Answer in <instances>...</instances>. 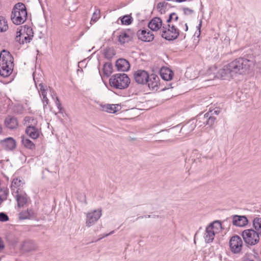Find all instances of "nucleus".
<instances>
[{
  "label": "nucleus",
  "instance_id": "nucleus-1",
  "mask_svg": "<svg viewBox=\"0 0 261 261\" xmlns=\"http://www.w3.org/2000/svg\"><path fill=\"white\" fill-rule=\"evenodd\" d=\"M254 65L253 61L245 58H239L220 69L219 74L223 79L233 76L236 74L248 73L250 67Z\"/></svg>",
  "mask_w": 261,
  "mask_h": 261
},
{
  "label": "nucleus",
  "instance_id": "nucleus-2",
  "mask_svg": "<svg viewBox=\"0 0 261 261\" xmlns=\"http://www.w3.org/2000/svg\"><path fill=\"white\" fill-rule=\"evenodd\" d=\"M13 57L9 51L3 49L0 53V75L6 77L12 72L13 69Z\"/></svg>",
  "mask_w": 261,
  "mask_h": 261
},
{
  "label": "nucleus",
  "instance_id": "nucleus-3",
  "mask_svg": "<svg viewBox=\"0 0 261 261\" xmlns=\"http://www.w3.org/2000/svg\"><path fill=\"white\" fill-rule=\"evenodd\" d=\"M28 14L25 5L22 3L16 4L13 8L11 19L16 25L23 23L27 19Z\"/></svg>",
  "mask_w": 261,
  "mask_h": 261
},
{
  "label": "nucleus",
  "instance_id": "nucleus-4",
  "mask_svg": "<svg viewBox=\"0 0 261 261\" xmlns=\"http://www.w3.org/2000/svg\"><path fill=\"white\" fill-rule=\"evenodd\" d=\"M130 79L125 73H117L113 75L109 79V84L111 87L116 89H126L129 84Z\"/></svg>",
  "mask_w": 261,
  "mask_h": 261
},
{
  "label": "nucleus",
  "instance_id": "nucleus-5",
  "mask_svg": "<svg viewBox=\"0 0 261 261\" xmlns=\"http://www.w3.org/2000/svg\"><path fill=\"white\" fill-rule=\"evenodd\" d=\"M242 237L247 246H254L258 244L261 235L253 229H245L242 232Z\"/></svg>",
  "mask_w": 261,
  "mask_h": 261
},
{
  "label": "nucleus",
  "instance_id": "nucleus-6",
  "mask_svg": "<svg viewBox=\"0 0 261 261\" xmlns=\"http://www.w3.org/2000/svg\"><path fill=\"white\" fill-rule=\"evenodd\" d=\"M179 35V30L174 25L168 24L162 27L161 36L168 41H173L176 39Z\"/></svg>",
  "mask_w": 261,
  "mask_h": 261
},
{
  "label": "nucleus",
  "instance_id": "nucleus-7",
  "mask_svg": "<svg viewBox=\"0 0 261 261\" xmlns=\"http://www.w3.org/2000/svg\"><path fill=\"white\" fill-rule=\"evenodd\" d=\"M229 247L231 251L234 254L241 253L243 247V241L240 237L234 235L229 240Z\"/></svg>",
  "mask_w": 261,
  "mask_h": 261
},
{
  "label": "nucleus",
  "instance_id": "nucleus-8",
  "mask_svg": "<svg viewBox=\"0 0 261 261\" xmlns=\"http://www.w3.org/2000/svg\"><path fill=\"white\" fill-rule=\"evenodd\" d=\"M101 210H94L87 214L86 226L89 227L93 225L101 216Z\"/></svg>",
  "mask_w": 261,
  "mask_h": 261
},
{
  "label": "nucleus",
  "instance_id": "nucleus-9",
  "mask_svg": "<svg viewBox=\"0 0 261 261\" xmlns=\"http://www.w3.org/2000/svg\"><path fill=\"white\" fill-rule=\"evenodd\" d=\"M149 73L144 70H137L134 72V79L138 84L145 85L149 79Z\"/></svg>",
  "mask_w": 261,
  "mask_h": 261
},
{
  "label": "nucleus",
  "instance_id": "nucleus-10",
  "mask_svg": "<svg viewBox=\"0 0 261 261\" xmlns=\"http://www.w3.org/2000/svg\"><path fill=\"white\" fill-rule=\"evenodd\" d=\"M0 144L3 149L6 151H13L16 147V142L12 137H8L0 141Z\"/></svg>",
  "mask_w": 261,
  "mask_h": 261
},
{
  "label": "nucleus",
  "instance_id": "nucleus-11",
  "mask_svg": "<svg viewBox=\"0 0 261 261\" xmlns=\"http://www.w3.org/2000/svg\"><path fill=\"white\" fill-rule=\"evenodd\" d=\"M134 33L130 29L122 31L118 36V41L120 44L130 41L134 38Z\"/></svg>",
  "mask_w": 261,
  "mask_h": 261
},
{
  "label": "nucleus",
  "instance_id": "nucleus-12",
  "mask_svg": "<svg viewBox=\"0 0 261 261\" xmlns=\"http://www.w3.org/2000/svg\"><path fill=\"white\" fill-rule=\"evenodd\" d=\"M137 35L139 40L144 42H150L154 39V35L150 31L145 30H139Z\"/></svg>",
  "mask_w": 261,
  "mask_h": 261
},
{
  "label": "nucleus",
  "instance_id": "nucleus-13",
  "mask_svg": "<svg viewBox=\"0 0 261 261\" xmlns=\"http://www.w3.org/2000/svg\"><path fill=\"white\" fill-rule=\"evenodd\" d=\"M146 84L150 89L157 90L160 85L159 77L155 74L149 75V79Z\"/></svg>",
  "mask_w": 261,
  "mask_h": 261
},
{
  "label": "nucleus",
  "instance_id": "nucleus-14",
  "mask_svg": "<svg viewBox=\"0 0 261 261\" xmlns=\"http://www.w3.org/2000/svg\"><path fill=\"white\" fill-rule=\"evenodd\" d=\"M213 111H210L206 113L203 116L200 117V119L203 120V124L204 125H208L212 126L214 125L216 118L213 116Z\"/></svg>",
  "mask_w": 261,
  "mask_h": 261
},
{
  "label": "nucleus",
  "instance_id": "nucleus-15",
  "mask_svg": "<svg viewBox=\"0 0 261 261\" xmlns=\"http://www.w3.org/2000/svg\"><path fill=\"white\" fill-rule=\"evenodd\" d=\"M163 25L162 20L160 17H155L148 23V28L153 31L159 30Z\"/></svg>",
  "mask_w": 261,
  "mask_h": 261
},
{
  "label": "nucleus",
  "instance_id": "nucleus-16",
  "mask_svg": "<svg viewBox=\"0 0 261 261\" xmlns=\"http://www.w3.org/2000/svg\"><path fill=\"white\" fill-rule=\"evenodd\" d=\"M248 222V220L246 216L234 215L232 217V224L236 226L244 227Z\"/></svg>",
  "mask_w": 261,
  "mask_h": 261
},
{
  "label": "nucleus",
  "instance_id": "nucleus-17",
  "mask_svg": "<svg viewBox=\"0 0 261 261\" xmlns=\"http://www.w3.org/2000/svg\"><path fill=\"white\" fill-rule=\"evenodd\" d=\"M24 184L20 178H14L11 185V189L13 193L18 194L21 192V189Z\"/></svg>",
  "mask_w": 261,
  "mask_h": 261
},
{
  "label": "nucleus",
  "instance_id": "nucleus-18",
  "mask_svg": "<svg viewBox=\"0 0 261 261\" xmlns=\"http://www.w3.org/2000/svg\"><path fill=\"white\" fill-rule=\"evenodd\" d=\"M116 67L118 71L125 72L129 70L130 64L126 59L121 58L116 61Z\"/></svg>",
  "mask_w": 261,
  "mask_h": 261
},
{
  "label": "nucleus",
  "instance_id": "nucleus-19",
  "mask_svg": "<svg viewBox=\"0 0 261 261\" xmlns=\"http://www.w3.org/2000/svg\"><path fill=\"white\" fill-rule=\"evenodd\" d=\"M5 125L8 128L14 129L18 127V122L16 117L8 115L5 118Z\"/></svg>",
  "mask_w": 261,
  "mask_h": 261
},
{
  "label": "nucleus",
  "instance_id": "nucleus-20",
  "mask_svg": "<svg viewBox=\"0 0 261 261\" xmlns=\"http://www.w3.org/2000/svg\"><path fill=\"white\" fill-rule=\"evenodd\" d=\"M196 123L193 120H190L181 128L180 133L185 136L189 135L195 128Z\"/></svg>",
  "mask_w": 261,
  "mask_h": 261
},
{
  "label": "nucleus",
  "instance_id": "nucleus-21",
  "mask_svg": "<svg viewBox=\"0 0 261 261\" xmlns=\"http://www.w3.org/2000/svg\"><path fill=\"white\" fill-rule=\"evenodd\" d=\"M21 249L24 252H31L37 249V246L32 240H26L23 242L21 246Z\"/></svg>",
  "mask_w": 261,
  "mask_h": 261
},
{
  "label": "nucleus",
  "instance_id": "nucleus-22",
  "mask_svg": "<svg viewBox=\"0 0 261 261\" xmlns=\"http://www.w3.org/2000/svg\"><path fill=\"white\" fill-rule=\"evenodd\" d=\"M25 133L33 139H37L39 137V132L35 125H30L27 126Z\"/></svg>",
  "mask_w": 261,
  "mask_h": 261
},
{
  "label": "nucleus",
  "instance_id": "nucleus-23",
  "mask_svg": "<svg viewBox=\"0 0 261 261\" xmlns=\"http://www.w3.org/2000/svg\"><path fill=\"white\" fill-rule=\"evenodd\" d=\"M101 107L102 108L103 111L112 114L116 113L121 109L120 106L118 104H106L101 105Z\"/></svg>",
  "mask_w": 261,
  "mask_h": 261
},
{
  "label": "nucleus",
  "instance_id": "nucleus-24",
  "mask_svg": "<svg viewBox=\"0 0 261 261\" xmlns=\"http://www.w3.org/2000/svg\"><path fill=\"white\" fill-rule=\"evenodd\" d=\"M216 234V231L213 230L212 228L209 226L206 227L205 232L204 235V238L205 242L206 243H212L214 239Z\"/></svg>",
  "mask_w": 261,
  "mask_h": 261
},
{
  "label": "nucleus",
  "instance_id": "nucleus-25",
  "mask_svg": "<svg viewBox=\"0 0 261 261\" xmlns=\"http://www.w3.org/2000/svg\"><path fill=\"white\" fill-rule=\"evenodd\" d=\"M21 31L22 30H20L16 32V41L19 42L20 44L29 43L32 39V38L25 35L24 34H21Z\"/></svg>",
  "mask_w": 261,
  "mask_h": 261
},
{
  "label": "nucleus",
  "instance_id": "nucleus-26",
  "mask_svg": "<svg viewBox=\"0 0 261 261\" xmlns=\"http://www.w3.org/2000/svg\"><path fill=\"white\" fill-rule=\"evenodd\" d=\"M160 75L163 80L168 81L172 79L173 72L168 68H162L160 70Z\"/></svg>",
  "mask_w": 261,
  "mask_h": 261
},
{
  "label": "nucleus",
  "instance_id": "nucleus-27",
  "mask_svg": "<svg viewBox=\"0 0 261 261\" xmlns=\"http://www.w3.org/2000/svg\"><path fill=\"white\" fill-rule=\"evenodd\" d=\"M34 217L35 213L32 209H28L27 211L21 212L19 214L20 220L30 219Z\"/></svg>",
  "mask_w": 261,
  "mask_h": 261
},
{
  "label": "nucleus",
  "instance_id": "nucleus-28",
  "mask_svg": "<svg viewBox=\"0 0 261 261\" xmlns=\"http://www.w3.org/2000/svg\"><path fill=\"white\" fill-rule=\"evenodd\" d=\"M16 198L18 207H23L27 202V196L25 193H18L16 195Z\"/></svg>",
  "mask_w": 261,
  "mask_h": 261
},
{
  "label": "nucleus",
  "instance_id": "nucleus-29",
  "mask_svg": "<svg viewBox=\"0 0 261 261\" xmlns=\"http://www.w3.org/2000/svg\"><path fill=\"white\" fill-rule=\"evenodd\" d=\"M21 142L24 146L30 150H33L35 149V144L29 139L24 136L21 137Z\"/></svg>",
  "mask_w": 261,
  "mask_h": 261
},
{
  "label": "nucleus",
  "instance_id": "nucleus-30",
  "mask_svg": "<svg viewBox=\"0 0 261 261\" xmlns=\"http://www.w3.org/2000/svg\"><path fill=\"white\" fill-rule=\"evenodd\" d=\"M103 76L108 77L113 72V65L111 63H106L103 66Z\"/></svg>",
  "mask_w": 261,
  "mask_h": 261
},
{
  "label": "nucleus",
  "instance_id": "nucleus-31",
  "mask_svg": "<svg viewBox=\"0 0 261 261\" xmlns=\"http://www.w3.org/2000/svg\"><path fill=\"white\" fill-rule=\"evenodd\" d=\"M253 229L257 233L261 234V218L255 217L252 221Z\"/></svg>",
  "mask_w": 261,
  "mask_h": 261
},
{
  "label": "nucleus",
  "instance_id": "nucleus-32",
  "mask_svg": "<svg viewBox=\"0 0 261 261\" xmlns=\"http://www.w3.org/2000/svg\"><path fill=\"white\" fill-rule=\"evenodd\" d=\"M115 54V51L112 48H106L104 50L105 57L108 60L112 59Z\"/></svg>",
  "mask_w": 261,
  "mask_h": 261
},
{
  "label": "nucleus",
  "instance_id": "nucleus-33",
  "mask_svg": "<svg viewBox=\"0 0 261 261\" xmlns=\"http://www.w3.org/2000/svg\"><path fill=\"white\" fill-rule=\"evenodd\" d=\"M8 25L7 21L3 16H0V32H5L8 30Z\"/></svg>",
  "mask_w": 261,
  "mask_h": 261
},
{
  "label": "nucleus",
  "instance_id": "nucleus-34",
  "mask_svg": "<svg viewBox=\"0 0 261 261\" xmlns=\"http://www.w3.org/2000/svg\"><path fill=\"white\" fill-rule=\"evenodd\" d=\"M208 226L211 227L213 230H215L216 231V233H217V231L221 229L222 228L221 223L219 220L214 221L210 223Z\"/></svg>",
  "mask_w": 261,
  "mask_h": 261
},
{
  "label": "nucleus",
  "instance_id": "nucleus-35",
  "mask_svg": "<svg viewBox=\"0 0 261 261\" xmlns=\"http://www.w3.org/2000/svg\"><path fill=\"white\" fill-rule=\"evenodd\" d=\"M24 124L27 126L30 125V124L32 125H33V124L36 125L37 124L36 120H35L34 117L31 116L25 117L24 118Z\"/></svg>",
  "mask_w": 261,
  "mask_h": 261
},
{
  "label": "nucleus",
  "instance_id": "nucleus-36",
  "mask_svg": "<svg viewBox=\"0 0 261 261\" xmlns=\"http://www.w3.org/2000/svg\"><path fill=\"white\" fill-rule=\"evenodd\" d=\"M21 30V34H24L25 35L28 36L29 37H33L34 32L33 29L31 27H26L25 25L23 29Z\"/></svg>",
  "mask_w": 261,
  "mask_h": 261
},
{
  "label": "nucleus",
  "instance_id": "nucleus-37",
  "mask_svg": "<svg viewBox=\"0 0 261 261\" xmlns=\"http://www.w3.org/2000/svg\"><path fill=\"white\" fill-rule=\"evenodd\" d=\"M122 24L125 25H129L133 21V18L130 15H124L121 19Z\"/></svg>",
  "mask_w": 261,
  "mask_h": 261
},
{
  "label": "nucleus",
  "instance_id": "nucleus-38",
  "mask_svg": "<svg viewBox=\"0 0 261 261\" xmlns=\"http://www.w3.org/2000/svg\"><path fill=\"white\" fill-rule=\"evenodd\" d=\"M168 3L165 2H160L157 4L156 8L162 14L165 12V9L167 7Z\"/></svg>",
  "mask_w": 261,
  "mask_h": 261
},
{
  "label": "nucleus",
  "instance_id": "nucleus-39",
  "mask_svg": "<svg viewBox=\"0 0 261 261\" xmlns=\"http://www.w3.org/2000/svg\"><path fill=\"white\" fill-rule=\"evenodd\" d=\"M100 17V10L96 9L91 17V21L96 22Z\"/></svg>",
  "mask_w": 261,
  "mask_h": 261
},
{
  "label": "nucleus",
  "instance_id": "nucleus-40",
  "mask_svg": "<svg viewBox=\"0 0 261 261\" xmlns=\"http://www.w3.org/2000/svg\"><path fill=\"white\" fill-rule=\"evenodd\" d=\"M9 193V190L7 188H4L0 189V196L3 199V201L7 199Z\"/></svg>",
  "mask_w": 261,
  "mask_h": 261
},
{
  "label": "nucleus",
  "instance_id": "nucleus-41",
  "mask_svg": "<svg viewBox=\"0 0 261 261\" xmlns=\"http://www.w3.org/2000/svg\"><path fill=\"white\" fill-rule=\"evenodd\" d=\"M172 20L177 21L178 20V17L175 13H172L169 15L168 18L167 20V23H170Z\"/></svg>",
  "mask_w": 261,
  "mask_h": 261
},
{
  "label": "nucleus",
  "instance_id": "nucleus-42",
  "mask_svg": "<svg viewBox=\"0 0 261 261\" xmlns=\"http://www.w3.org/2000/svg\"><path fill=\"white\" fill-rule=\"evenodd\" d=\"M9 220V217L5 213H0V221L6 222Z\"/></svg>",
  "mask_w": 261,
  "mask_h": 261
},
{
  "label": "nucleus",
  "instance_id": "nucleus-43",
  "mask_svg": "<svg viewBox=\"0 0 261 261\" xmlns=\"http://www.w3.org/2000/svg\"><path fill=\"white\" fill-rule=\"evenodd\" d=\"M56 106H57L58 109L59 110V113H62V110H63L62 106H61V103L59 99V98L58 97H56Z\"/></svg>",
  "mask_w": 261,
  "mask_h": 261
},
{
  "label": "nucleus",
  "instance_id": "nucleus-44",
  "mask_svg": "<svg viewBox=\"0 0 261 261\" xmlns=\"http://www.w3.org/2000/svg\"><path fill=\"white\" fill-rule=\"evenodd\" d=\"M42 95L43 96V103H44V107L45 106H46L48 104V99H47V96H46V91L44 93V92H42Z\"/></svg>",
  "mask_w": 261,
  "mask_h": 261
},
{
  "label": "nucleus",
  "instance_id": "nucleus-45",
  "mask_svg": "<svg viewBox=\"0 0 261 261\" xmlns=\"http://www.w3.org/2000/svg\"><path fill=\"white\" fill-rule=\"evenodd\" d=\"M183 11L184 14L186 15L192 14L193 13V10L186 7L183 8Z\"/></svg>",
  "mask_w": 261,
  "mask_h": 261
},
{
  "label": "nucleus",
  "instance_id": "nucleus-46",
  "mask_svg": "<svg viewBox=\"0 0 261 261\" xmlns=\"http://www.w3.org/2000/svg\"><path fill=\"white\" fill-rule=\"evenodd\" d=\"M201 116H203V115L200 114V115L198 116V118H197V124H196V125H199V127L201 126L202 125H204V124H203V120H202V119H200V117Z\"/></svg>",
  "mask_w": 261,
  "mask_h": 261
},
{
  "label": "nucleus",
  "instance_id": "nucleus-47",
  "mask_svg": "<svg viewBox=\"0 0 261 261\" xmlns=\"http://www.w3.org/2000/svg\"><path fill=\"white\" fill-rule=\"evenodd\" d=\"M5 248V245L2 239L0 237V253L2 252Z\"/></svg>",
  "mask_w": 261,
  "mask_h": 261
},
{
  "label": "nucleus",
  "instance_id": "nucleus-48",
  "mask_svg": "<svg viewBox=\"0 0 261 261\" xmlns=\"http://www.w3.org/2000/svg\"><path fill=\"white\" fill-rule=\"evenodd\" d=\"M39 87H40V91L41 92V93H42V92H45L46 91V89L45 88V87H44L42 83H41L39 84Z\"/></svg>",
  "mask_w": 261,
  "mask_h": 261
},
{
  "label": "nucleus",
  "instance_id": "nucleus-49",
  "mask_svg": "<svg viewBox=\"0 0 261 261\" xmlns=\"http://www.w3.org/2000/svg\"><path fill=\"white\" fill-rule=\"evenodd\" d=\"M172 85V84L170 83L169 84H168V85L167 86L162 88V90L165 91V90L169 89L170 88H173V87Z\"/></svg>",
  "mask_w": 261,
  "mask_h": 261
},
{
  "label": "nucleus",
  "instance_id": "nucleus-50",
  "mask_svg": "<svg viewBox=\"0 0 261 261\" xmlns=\"http://www.w3.org/2000/svg\"><path fill=\"white\" fill-rule=\"evenodd\" d=\"M114 232V231L113 230L112 231H111L110 233H107V234H106L105 235L103 236L102 237H101L100 238H99V239H98V240H100L101 239L104 238V237H108L112 234H113V233Z\"/></svg>",
  "mask_w": 261,
  "mask_h": 261
},
{
  "label": "nucleus",
  "instance_id": "nucleus-51",
  "mask_svg": "<svg viewBox=\"0 0 261 261\" xmlns=\"http://www.w3.org/2000/svg\"><path fill=\"white\" fill-rule=\"evenodd\" d=\"M201 23H202V20H201L200 21V23L198 25V26L197 27V28H198V30H199V32L200 33V28H201Z\"/></svg>",
  "mask_w": 261,
  "mask_h": 261
},
{
  "label": "nucleus",
  "instance_id": "nucleus-52",
  "mask_svg": "<svg viewBox=\"0 0 261 261\" xmlns=\"http://www.w3.org/2000/svg\"><path fill=\"white\" fill-rule=\"evenodd\" d=\"M212 113H213V115L214 114H215L216 115H218L219 113V111H217V110H214V111H212Z\"/></svg>",
  "mask_w": 261,
  "mask_h": 261
},
{
  "label": "nucleus",
  "instance_id": "nucleus-53",
  "mask_svg": "<svg viewBox=\"0 0 261 261\" xmlns=\"http://www.w3.org/2000/svg\"><path fill=\"white\" fill-rule=\"evenodd\" d=\"M151 216L150 215H147V216H141V217H139L138 218V219H139V218H143L144 217H146V218H150Z\"/></svg>",
  "mask_w": 261,
  "mask_h": 261
},
{
  "label": "nucleus",
  "instance_id": "nucleus-54",
  "mask_svg": "<svg viewBox=\"0 0 261 261\" xmlns=\"http://www.w3.org/2000/svg\"><path fill=\"white\" fill-rule=\"evenodd\" d=\"M185 31H187L188 30V27L187 23H185Z\"/></svg>",
  "mask_w": 261,
  "mask_h": 261
},
{
  "label": "nucleus",
  "instance_id": "nucleus-55",
  "mask_svg": "<svg viewBox=\"0 0 261 261\" xmlns=\"http://www.w3.org/2000/svg\"><path fill=\"white\" fill-rule=\"evenodd\" d=\"M187 0H177V2L181 3L186 1Z\"/></svg>",
  "mask_w": 261,
  "mask_h": 261
},
{
  "label": "nucleus",
  "instance_id": "nucleus-56",
  "mask_svg": "<svg viewBox=\"0 0 261 261\" xmlns=\"http://www.w3.org/2000/svg\"><path fill=\"white\" fill-rule=\"evenodd\" d=\"M2 125L0 124V134L2 133Z\"/></svg>",
  "mask_w": 261,
  "mask_h": 261
},
{
  "label": "nucleus",
  "instance_id": "nucleus-57",
  "mask_svg": "<svg viewBox=\"0 0 261 261\" xmlns=\"http://www.w3.org/2000/svg\"><path fill=\"white\" fill-rule=\"evenodd\" d=\"M167 1H174L177 2V0H166Z\"/></svg>",
  "mask_w": 261,
  "mask_h": 261
},
{
  "label": "nucleus",
  "instance_id": "nucleus-58",
  "mask_svg": "<svg viewBox=\"0 0 261 261\" xmlns=\"http://www.w3.org/2000/svg\"><path fill=\"white\" fill-rule=\"evenodd\" d=\"M214 134H215V136H216V135H217V132H216V130H214Z\"/></svg>",
  "mask_w": 261,
  "mask_h": 261
}]
</instances>
